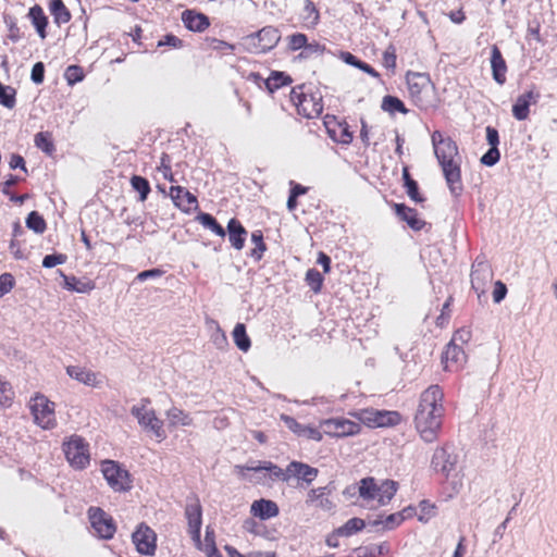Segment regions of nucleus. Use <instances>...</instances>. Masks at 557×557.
I'll return each mask as SVG.
<instances>
[{"instance_id":"21","label":"nucleus","mask_w":557,"mask_h":557,"mask_svg":"<svg viewBox=\"0 0 557 557\" xmlns=\"http://www.w3.org/2000/svg\"><path fill=\"white\" fill-rule=\"evenodd\" d=\"M441 361L445 371L457 372L466 363L467 355L461 346L448 343L442 354Z\"/></svg>"},{"instance_id":"60","label":"nucleus","mask_w":557,"mask_h":557,"mask_svg":"<svg viewBox=\"0 0 557 557\" xmlns=\"http://www.w3.org/2000/svg\"><path fill=\"white\" fill-rule=\"evenodd\" d=\"M213 549H218L215 545V533L214 530L208 525L206 528L205 542L202 543V549L206 553L212 552Z\"/></svg>"},{"instance_id":"46","label":"nucleus","mask_w":557,"mask_h":557,"mask_svg":"<svg viewBox=\"0 0 557 557\" xmlns=\"http://www.w3.org/2000/svg\"><path fill=\"white\" fill-rule=\"evenodd\" d=\"M307 35L302 33H294L286 37L287 48L289 51L295 52L298 50H304L307 45Z\"/></svg>"},{"instance_id":"5","label":"nucleus","mask_w":557,"mask_h":557,"mask_svg":"<svg viewBox=\"0 0 557 557\" xmlns=\"http://www.w3.org/2000/svg\"><path fill=\"white\" fill-rule=\"evenodd\" d=\"M398 482L394 480L377 481L373 476H367L359 481L358 493L363 502L375 507L386 506L398 491Z\"/></svg>"},{"instance_id":"1","label":"nucleus","mask_w":557,"mask_h":557,"mask_svg":"<svg viewBox=\"0 0 557 557\" xmlns=\"http://www.w3.org/2000/svg\"><path fill=\"white\" fill-rule=\"evenodd\" d=\"M444 414V392L440 385H431L421 393L413 418L414 429L424 443L438 440Z\"/></svg>"},{"instance_id":"58","label":"nucleus","mask_w":557,"mask_h":557,"mask_svg":"<svg viewBox=\"0 0 557 557\" xmlns=\"http://www.w3.org/2000/svg\"><path fill=\"white\" fill-rule=\"evenodd\" d=\"M401 515L403 513L399 511L391 513L383 521H380V523H382L386 530H393L404 522V517ZM375 523H379V521Z\"/></svg>"},{"instance_id":"16","label":"nucleus","mask_w":557,"mask_h":557,"mask_svg":"<svg viewBox=\"0 0 557 557\" xmlns=\"http://www.w3.org/2000/svg\"><path fill=\"white\" fill-rule=\"evenodd\" d=\"M494 278L491 264L483 260H475L471 270V286L478 297L485 295Z\"/></svg>"},{"instance_id":"24","label":"nucleus","mask_w":557,"mask_h":557,"mask_svg":"<svg viewBox=\"0 0 557 557\" xmlns=\"http://www.w3.org/2000/svg\"><path fill=\"white\" fill-rule=\"evenodd\" d=\"M491 67L494 81L498 85H504L507 81V64L500 49L493 45L491 48Z\"/></svg>"},{"instance_id":"62","label":"nucleus","mask_w":557,"mask_h":557,"mask_svg":"<svg viewBox=\"0 0 557 557\" xmlns=\"http://www.w3.org/2000/svg\"><path fill=\"white\" fill-rule=\"evenodd\" d=\"M500 152L497 147H491L481 158V162L487 166H492L498 162Z\"/></svg>"},{"instance_id":"10","label":"nucleus","mask_w":557,"mask_h":557,"mask_svg":"<svg viewBox=\"0 0 557 557\" xmlns=\"http://www.w3.org/2000/svg\"><path fill=\"white\" fill-rule=\"evenodd\" d=\"M30 412L40 428L49 430L57 425L54 403L45 395L38 394L30 399Z\"/></svg>"},{"instance_id":"41","label":"nucleus","mask_w":557,"mask_h":557,"mask_svg":"<svg viewBox=\"0 0 557 557\" xmlns=\"http://www.w3.org/2000/svg\"><path fill=\"white\" fill-rule=\"evenodd\" d=\"M290 190L287 199V209L293 212L298 207V197L305 195L308 191V187L302 186L294 181L289 182Z\"/></svg>"},{"instance_id":"61","label":"nucleus","mask_w":557,"mask_h":557,"mask_svg":"<svg viewBox=\"0 0 557 557\" xmlns=\"http://www.w3.org/2000/svg\"><path fill=\"white\" fill-rule=\"evenodd\" d=\"M323 431L319 428L305 425L302 436L304 438L321 442L323 440Z\"/></svg>"},{"instance_id":"48","label":"nucleus","mask_w":557,"mask_h":557,"mask_svg":"<svg viewBox=\"0 0 557 557\" xmlns=\"http://www.w3.org/2000/svg\"><path fill=\"white\" fill-rule=\"evenodd\" d=\"M306 282L314 293H319L323 285V276L318 270L309 269L306 273Z\"/></svg>"},{"instance_id":"20","label":"nucleus","mask_w":557,"mask_h":557,"mask_svg":"<svg viewBox=\"0 0 557 557\" xmlns=\"http://www.w3.org/2000/svg\"><path fill=\"white\" fill-rule=\"evenodd\" d=\"M541 98V94L535 85L523 94L519 95L512 106L511 112L516 120L524 121L530 115V106L536 104Z\"/></svg>"},{"instance_id":"6","label":"nucleus","mask_w":557,"mask_h":557,"mask_svg":"<svg viewBox=\"0 0 557 557\" xmlns=\"http://www.w3.org/2000/svg\"><path fill=\"white\" fill-rule=\"evenodd\" d=\"M406 84L411 101L420 110H428L432 107L434 85L428 73L408 71L406 73Z\"/></svg>"},{"instance_id":"19","label":"nucleus","mask_w":557,"mask_h":557,"mask_svg":"<svg viewBox=\"0 0 557 557\" xmlns=\"http://www.w3.org/2000/svg\"><path fill=\"white\" fill-rule=\"evenodd\" d=\"M137 552L141 555L151 556L157 548V535L154 531L145 523H140L132 535Z\"/></svg>"},{"instance_id":"56","label":"nucleus","mask_w":557,"mask_h":557,"mask_svg":"<svg viewBox=\"0 0 557 557\" xmlns=\"http://www.w3.org/2000/svg\"><path fill=\"white\" fill-rule=\"evenodd\" d=\"M15 286V278L11 273L0 275V298L10 293Z\"/></svg>"},{"instance_id":"30","label":"nucleus","mask_w":557,"mask_h":557,"mask_svg":"<svg viewBox=\"0 0 557 557\" xmlns=\"http://www.w3.org/2000/svg\"><path fill=\"white\" fill-rule=\"evenodd\" d=\"M338 57L346 64H349L354 67L361 70L362 72L367 73L371 77L376 78V79L381 78V74L373 66L366 63L364 61H361L356 55H354L351 52L341 51Z\"/></svg>"},{"instance_id":"36","label":"nucleus","mask_w":557,"mask_h":557,"mask_svg":"<svg viewBox=\"0 0 557 557\" xmlns=\"http://www.w3.org/2000/svg\"><path fill=\"white\" fill-rule=\"evenodd\" d=\"M129 182L132 188L139 195L138 200L141 202L146 201L151 191L148 180L140 175H133Z\"/></svg>"},{"instance_id":"55","label":"nucleus","mask_w":557,"mask_h":557,"mask_svg":"<svg viewBox=\"0 0 557 557\" xmlns=\"http://www.w3.org/2000/svg\"><path fill=\"white\" fill-rule=\"evenodd\" d=\"M157 46L159 48L168 46L172 49H181L184 46V41L173 34H166L158 41Z\"/></svg>"},{"instance_id":"7","label":"nucleus","mask_w":557,"mask_h":557,"mask_svg":"<svg viewBox=\"0 0 557 557\" xmlns=\"http://www.w3.org/2000/svg\"><path fill=\"white\" fill-rule=\"evenodd\" d=\"M281 40V32L277 27L268 25L256 33L242 38L244 49L253 54L267 53L274 49Z\"/></svg>"},{"instance_id":"32","label":"nucleus","mask_w":557,"mask_h":557,"mask_svg":"<svg viewBox=\"0 0 557 557\" xmlns=\"http://www.w3.org/2000/svg\"><path fill=\"white\" fill-rule=\"evenodd\" d=\"M227 233L231 244H244L247 237V231L242 222L235 218L227 223Z\"/></svg>"},{"instance_id":"9","label":"nucleus","mask_w":557,"mask_h":557,"mask_svg":"<svg viewBox=\"0 0 557 557\" xmlns=\"http://www.w3.org/2000/svg\"><path fill=\"white\" fill-rule=\"evenodd\" d=\"M320 429L332 438L355 436L361 433L360 423L344 417L329 418L320 421Z\"/></svg>"},{"instance_id":"45","label":"nucleus","mask_w":557,"mask_h":557,"mask_svg":"<svg viewBox=\"0 0 557 557\" xmlns=\"http://www.w3.org/2000/svg\"><path fill=\"white\" fill-rule=\"evenodd\" d=\"M198 220L205 227L211 230L216 235H219L221 237L225 236V231H224L223 226L221 224H219L216 219L214 216H212L211 214L201 213V214H199Z\"/></svg>"},{"instance_id":"8","label":"nucleus","mask_w":557,"mask_h":557,"mask_svg":"<svg viewBox=\"0 0 557 557\" xmlns=\"http://www.w3.org/2000/svg\"><path fill=\"white\" fill-rule=\"evenodd\" d=\"M356 419V422L363 424L371 429L389 428L398 425L403 417L398 411L394 410H379L374 408H363L348 413Z\"/></svg>"},{"instance_id":"28","label":"nucleus","mask_w":557,"mask_h":557,"mask_svg":"<svg viewBox=\"0 0 557 557\" xmlns=\"http://www.w3.org/2000/svg\"><path fill=\"white\" fill-rule=\"evenodd\" d=\"M66 373L74 380L91 387L99 385L98 374L87 368L67 366Z\"/></svg>"},{"instance_id":"63","label":"nucleus","mask_w":557,"mask_h":557,"mask_svg":"<svg viewBox=\"0 0 557 557\" xmlns=\"http://www.w3.org/2000/svg\"><path fill=\"white\" fill-rule=\"evenodd\" d=\"M23 36H24V34L21 30V28L18 27V25L16 24V22L11 21L8 24V35H7L8 39L12 42H17L23 38Z\"/></svg>"},{"instance_id":"26","label":"nucleus","mask_w":557,"mask_h":557,"mask_svg":"<svg viewBox=\"0 0 557 557\" xmlns=\"http://www.w3.org/2000/svg\"><path fill=\"white\" fill-rule=\"evenodd\" d=\"M393 209L396 215L408 226L414 231H420L425 225V222L419 216L416 209L406 206L405 203H394Z\"/></svg>"},{"instance_id":"4","label":"nucleus","mask_w":557,"mask_h":557,"mask_svg":"<svg viewBox=\"0 0 557 557\" xmlns=\"http://www.w3.org/2000/svg\"><path fill=\"white\" fill-rule=\"evenodd\" d=\"M289 98L297 114L305 119H317L323 112L324 102L321 89L311 83L293 87Z\"/></svg>"},{"instance_id":"3","label":"nucleus","mask_w":557,"mask_h":557,"mask_svg":"<svg viewBox=\"0 0 557 557\" xmlns=\"http://www.w3.org/2000/svg\"><path fill=\"white\" fill-rule=\"evenodd\" d=\"M239 474L244 475V471H267L270 479L289 481L292 478H298L306 483H311L318 476V469L300 461H292L286 469H282L271 461H259L256 466H236Z\"/></svg>"},{"instance_id":"12","label":"nucleus","mask_w":557,"mask_h":557,"mask_svg":"<svg viewBox=\"0 0 557 557\" xmlns=\"http://www.w3.org/2000/svg\"><path fill=\"white\" fill-rule=\"evenodd\" d=\"M66 460L76 469H84L89 465V445L81 436L73 435L63 444Z\"/></svg>"},{"instance_id":"54","label":"nucleus","mask_w":557,"mask_h":557,"mask_svg":"<svg viewBox=\"0 0 557 557\" xmlns=\"http://www.w3.org/2000/svg\"><path fill=\"white\" fill-rule=\"evenodd\" d=\"M281 420L294 434L299 437L302 436L305 425L300 424L294 417L283 413L281 414Z\"/></svg>"},{"instance_id":"44","label":"nucleus","mask_w":557,"mask_h":557,"mask_svg":"<svg viewBox=\"0 0 557 557\" xmlns=\"http://www.w3.org/2000/svg\"><path fill=\"white\" fill-rule=\"evenodd\" d=\"M16 91L13 87L3 85L0 82V104L8 109H12L16 103Z\"/></svg>"},{"instance_id":"53","label":"nucleus","mask_w":557,"mask_h":557,"mask_svg":"<svg viewBox=\"0 0 557 557\" xmlns=\"http://www.w3.org/2000/svg\"><path fill=\"white\" fill-rule=\"evenodd\" d=\"M453 302H454V297L448 296V298L446 299V301L443 305L441 314L436 319L437 326L444 327L448 323V321L450 319V313H451L450 307H451Z\"/></svg>"},{"instance_id":"23","label":"nucleus","mask_w":557,"mask_h":557,"mask_svg":"<svg viewBox=\"0 0 557 557\" xmlns=\"http://www.w3.org/2000/svg\"><path fill=\"white\" fill-rule=\"evenodd\" d=\"M181 18L184 26L193 33H203L211 25L210 18L205 13L194 9L183 11Z\"/></svg>"},{"instance_id":"27","label":"nucleus","mask_w":557,"mask_h":557,"mask_svg":"<svg viewBox=\"0 0 557 557\" xmlns=\"http://www.w3.org/2000/svg\"><path fill=\"white\" fill-rule=\"evenodd\" d=\"M27 17L30 20L38 36L41 39H46L47 27H48L49 21H48V16L46 15L44 9L39 4L33 5L28 10Z\"/></svg>"},{"instance_id":"38","label":"nucleus","mask_w":557,"mask_h":557,"mask_svg":"<svg viewBox=\"0 0 557 557\" xmlns=\"http://www.w3.org/2000/svg\"><path fill=\"white\" fill-rule=\"evenodd\" d=\"M233 339H234V343L236 344V346L243 350V351H248L250 346H251V342H250V338L249 336L247 335L246 333V327L243 323H237L233 330Z\"/></svg>"},{"instance_id":"34","label":"nucleus","mask_w":557,"mask_h":557,"mask_svg":"<svg viewBox=\"0 0 557 557\" xmlns=\"http://www.w3.org/2000/svg\"><path fill=\"white\" fill-rule=\"evenodd\" d=\"M35 146L48 156L55 152V145L51 132H39L34 137Z\"/></svg>"},{"instance_id":"40","label":"nucleus","mask_w":557,"mask_h":557,"mask_svg":"<svg viewBox=\"0 0 557 557\" xmlns=\"http://www.w3.org/2000/svg\"><path fill=\"white\" fill-rule=\"evenodd\" d=\"M203 45L209 50L219 51L222 53H233L235 51V45L222 39H218L215 37H206Z\"/></svg>"},{"instance_id":"57","label":"nucleus","mask_w":557,"mask_h":557,"mask_svg":"<svg viewBox=\"0 0 557 557\" xmlns=\"http://www.w3.org/2000/svg\"><path fill=\"white\" fill-rule=\"evenodd\" d=\"M471 337H472L471 329L468 326H462L454 333L449 343H454V345H458L457 344L458 342L461 344H467V343H469Z\"/></svg>"},{"instance_id":"51","label":"nucleus","mask_w":557,"mask_h":557,"mask_svg":"<svg viewBox=\"0 0 557 557\" xmlns=\"http://www.w3.org/2000/svg\"><path fill=\"white\" fill-rule=\"evenodd\" d=\"M64 77L69 85H74L84 79V70L79 65H70L65 70Z\"/></svg>"},{"instance_id":"59","label":"nucleus","mask_w":557,"mask_h":557,"mask_svg":"<svg viewBox=\"0 0 557 557\" xmlns=\"http://www.w3.org/2000/svg\"><path fill=\"white\" fill-rule=\"evenodd\" d=\"M405 188H406V193H407L408 197L412 201H414L417 203L424 202L425 198L420 194L419 186H418V183L416 181L408 183L405 186Z\"/></svg>"},{"instance_id":"2","label":"nucleus","mask_w":557,"mask_h":557,"mask_svg":"<svg viewBox=\"0 0 557 557\" xmlns=\"http://www.w3.org/2000/svg\"><path fill=\"white\" fill-rule=\"evenodd\" d=\"M431 141L449 190L459 195L462 190V180L461 156L457 143L437 129L431 134Z\"/></svg>"},{"instance_id":"43","label":"nucleus","mask_w":557,"mask_h":557,"mask_svg":"<svg viewBox=\"0 0 557 557\" xmlns=\"http://www.w3.org/2000/svg\"><path fill=\"white\" fill-rule=\"evenodd\" d=\"M20 177L15 175H10L9 178L2 183L1 191L10 198L12 202L23 203L27 199V195L16 196L11 191V187L16 185L20 182Z\"/></svg>"},{"instance_id":"15","label":"nucleus","mask_w":557,"mask_h":557,"mask_svg":"<svg viewBox=\"0 0 557 557\" xmlns=\"http://www.w3.org/2000/svg\"><path fill=\"white\" fill-rule=\"evenodd\" d=\"M132 414L136 417L143 428L151 431L159 441L164 440L163 422L156 416L153 409L147 408L145 404L133 406Z\"/></svg>"},{"instance_id":"17","label":"nucleus","mask_w":557,"mask_h":557,"mask_svg":"<svg viewBox=\"0 0 557 557\" xmlns=\"http://www.w3.org/2000/svg\"><path fill=\"white\" fill-rule=\"evenodd\" d=\"M88 517L95 532L104 540H110L116 531L115 523L107 512L99 507H90Z\"/></svg>"},{"instance_id":"13","label":"nucleus","mask_w":557,"mask_h":557,"mask_svg":"<svg viewBox=\"0 0 557 557\" xmlns=\"http://www.w3.org/2000/svg\"><path fill=\"white\" fill-rule=\"evenodd\" d=\"M185 517L188 523V533L198 549H202V541L200 537L202 524V507L198 497H194L186 505Z\"/></svg>"},{"instance_id":"50","label":"nucleus","mask_w":557,"mask_h":557,"mask_svg":"<svg viewBox=\"0 0 557 557\" xmlns=\"http://www.w3.org/2000/svg\"><path fill=\"white\" fill-rule=\"evenodd\" d=\"M26 225L36 233H42L46 230V222L37 211H32L28 214Z\"/></svg>"},{"instance_id":"35","label":"nucleus","mask_w":557,"mask_h":557,"mask_svg":"<svg viewBox=\"0 0 557 557\" xmlns=\"http://www.w3.org/2000/svg\"><path fill=\"white\" fill-rule=\"evenodd\" d=\"M381 108L383 111L389 114H395L396 112L403 114L408 113V109L406 108L405 103L398 97L391 95L383 97Z\"/></svg>"},{"instance_id":"64","label":"nucleus","mask_w":557,"mask_h":557,"mask_svg":"<svg viewBox=\"0 0 557 557\" xmlns=\"http://www.w3.org/2000/svg\"><path fill=\"white\" fill-rule=\"evenodd\" d=\"M32 81L39 85L45 79V65L42 62H37L33 65L32 73H30Z\"/></svg>"},{"instance_id":"29","label":"nucleus","mask_w":557,"mask_h":557,"mask_svg":"<svg viewBox=\"0 0 557 557\" xmlns=\"http://www.w3.org/2000/svg\"><path fill=\"white\" fill-rule=\"evenodd\" d=\"M62 276L64 281V288L71 292L86 294L94 290L96 287L95 282L89 278L81 280L74 275L67 276L64 274H62Z\"/></svg>"},{"instance_id":"37","label":"nucleus","mask_w":557,"mask_h":557,"mask_svg":"<svg viewBox=\"0 0 557 557\" xmlns=\"http://www.w3.org/2000/svg\"><path fill=\"white\" fill-rule=\"evenodd\" d=\"M304 21L307 27H315L320 22V12L313 1L305 0Z\"/></svg>"},{"instance_id":"11","label":"nucleus","mask_w":557,"mask_h":557,"mask_svg":"<svg viewBox=\"0 0 557 557\" xmlns=\"http://www.w3.org/2000/svg\"><path fill=\"white\" fill-rule=\"evenodd\" d=\"M101 472L111 488L116 492H126L132 488L129 472L122 468L116 461L104 460L101 462Z\"/></svg>"},{"instance_id":"49","label":"nucleus","mask_w":557,"mask_h":557,"mask_svg":"<svg viewBox=\"0 0 557 557\" xmlns=\"http://www.w3.org/2000/svg\"><path fill=\"white\" fill-rule=\"evenodd\" d=\"M326 51V48L324 45L320 44L317 40H313L309 42L307 40V45L305 46L304 50L300 52V58H311L312 55H321Z\"/></svg>"},{"instance_id":"47","label":"nucleus","mask_w":557,"mask_h":557,"mask_svg":"<svg viewBox=\"0 0 557 557\" xmlns=\"http://www.w3.org/2000/svg\"><path fill=\"white\" fill-rule=\"evenodd\" d=\"M382 65L385 69L391 70L393 73L395 72L397 66V53L394 45L389 44L384 50L382 55Z\"/></svg>"},{"instance_id":"18","label":"nucleus","mask_w":557,"mask_h":557,"mask_svg":"<svg viewBox=\"0 0 557 557\" xmlns=\"http://www.w3.org/2000/svg\"><path fill=\"white\" fill-rule=\"evenodd\" d=\"M457 456L448 451L447 446H438L434 449L431 459V468L442 478L448 479L455 470Z\"/></svg>"},{"instance_id":"25","label":"nucleus","mask_w":557,"mask_h":557,"mask_svg":"<svg viewBox=\"0 0 557 557\" xmlns=\"http://www.w3.org/2000/svg\"><path fill=\"white\" fill-rule=\"evenodd\" d=\"M250 513L261 520H269L278 516L280 508L277 504L271 499L260 498L255 500L250 506Z\"/></svg>"},{"instance_id":"52","label":"nucleus","mask_w":557,"mask_h":557,"mask_svg":"<svg viewBox=\"0 0 557 557\" xmlns=\"http://www.w3.org/2000/svg\"><path fill=\"white\" fill-rule=\"evenodd\" d=\"M435 515V506L429 500H422L419 504V513L417 515L418 520L421 522H428Z\"/></svg>"},{"instance_id":"22","label":"nucleus","mask_w":557,"mask_h":557,"mask_svg":"<svg viewBox=\"0 0 557 557\" xmlns=\"http://www.w3.org/2000/svg\"><path fill=\"white\" fill-rule=\"evenodd\" d=\"M169 196L175 207L181 209L183 212L189 213L198 208L197 197L185 187L172 185L169 190Z\"/></svg>"},{"instance_id":"42","label":"nucleus","mask_w":557,"mask_h":557,"mask_svg":"<svg viewBox=\"0 0 557 557\" xmlns=\"http://www.w3.org/2000/svg\"><path fill=\"white\" fill-rule=\"evenodd\" d=\"M366 522L361 518H351L337 529V534L342 536H351L364 529Z\"/></svg>"},{"instance_id":"14","label":"nucleus","mask_w":557,"mask_h":557,"mask_svg":"<svg viewBox=\"0 0 557 557\" xmlns=\"http://www.w3.org/2000/svg\"><path fill=\"white\" fill-rule=\"evenodd\" d=\"M323 124L329 137L333 141L345 146L351 144L354 133L345 120L338 119L333 114H326L323 119Z\"/></svg>"},{"instance_id":"31","label":"nucleus","mask_w":557,"mask_h":557,"mask_svg":"<svg viewBox=\"0 0 557 557\" xmlns=\"http://www.w3.org/2000/svg\"><path fill=\"white\" fill-rule=\"evenodd\" d=\"M49 11L57 25H63L71 21L72 14L62 0H50Z\"/></svg>"},{"instance_id":"39","label":"nucleus","mask_w":557,"mask_h":557,"mask_svg":"<svg viewBox=\"0 0 557 557\" xmlns=\"http://www.w3.org/2000/svg\"><path fill=\"white\" fill-rule=\"evenodd\" d=\"M15 394L9 381L0 375V407L9 408L12 406Z\"/></svg>"},{"instance_id":"33","label":"nucleus","mask_w":557,"mask_h":557,"mask_svg":"<svg viewBox=\"0 0 557 557\" xmlns=\"http://www.w3.org/2000/svg\"><path fill=\"white\" fill-rule=\"evenodd\" d=\"M293 79L289 75L284 72L273 71L270 76L265 79V87L270 92H274L281 87L290 85Z\"/></svg>"}]
</instances>
